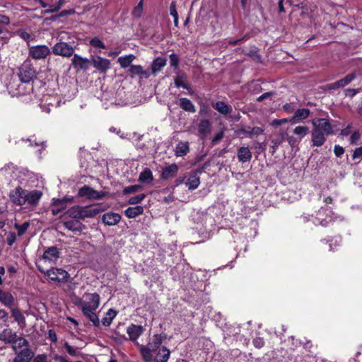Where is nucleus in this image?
<instances>
[{"mask_svg":"<svg viewBox=\"0 0 362 362\" xmlns=\"http://www.w3.org/2000/svg\"><path fill=\"white\" fill-rule=\"evenodd\" d=\"M300 219L303 223L311 221L315 226H321L327 227L332 222L337 221H342L343 218L340 216L335 215L329 207H321L315 215L303 214Z\"/></svg>","mask_w":362,"mask_h":362,"instance_id":"nucleus-1","label":"nucleus"},{"mask_svg":"<svg viewBox=\"0 0 362 362\" xmlns=\"http://www.w3.org/2000/svg\"><path fill=\"white\" fill-rule=\"evenodd\" d=\"M313 129L311 132L312 143L314 146H321L326 141V136L333 133L332 127L328 119L315 118L312 121Z\"/></svg>","mask_w":362,"mask_h":362,"instance_id":"nucleus-2","label":"nucleus"},{"mask_svg":"<svg viewBox=\"0 0 362 362\" xmlns=\"http://www.w3.org/2000/svg\"><path fill=\"white\" fill-rule=\"evenodd\" d=\"M163 338V336L161 334H154L146 345L136 343V346H138L144 362L153 361L155 352L160 349Z\"/></svg>","mask_w":362,"mask_h":362,"instance_id":"nucleus-3","label":"nucleus"},{"mask_svg":"<svg viewBox=\"0 0 362 362\" xmlns=\"http://www.w3.org/2000/svg\"><path fill=\"white\" fill-rule=\"evenodd\" d=\"M103 209L98 206H74L71 207L67 211V215L74 219H83L85 218H91L98 214Z\"/></svg>","mask_w":362,"mask_h":362,"instance_id":"nucleus-4","label":"nucleus"},{"mask_svg":"<svg viewBox=\"0 0 362 362\" xmlns=\"http://www.w3.org/2000/svg\"><path fill=\"white\" fill-rule=\"evenodd\" d=\"M76 305L81 307V310L87 308L88 310H96L100 305V296L98 293H85L83 299H78Z\"/></svg>","mask_w":362,"mask_h":362,"instance_id":"nucleus-5","label":"nucleus"},{"mask_svg":"<svg viewBox=\"0 0 362 362\" xmlns=\"http://www.w3.org/2000/svg\"><path fill=\"white\" fill-rule=\"evenodd\" d=\"M309 133V128L306 126H296L293 129V135L287 138V142L291 147L299 144L302 139Z\"/></svg>","mask_w":362,"mask_h":362,"instance_id":"nucleus-6","label":"nucleus"},{"mask_svg":"<svg viewBox=\"0 0 362 362\" xmlns=\"http://www.w3.org/2000/svg\"><path fill=\"white\" fill-rule=\"evenodd\" d=\"M52 52L55 55L70 57L73 55L74 49L71 45L66 42H59L53 46Z\"/></svg>","mask_w":362,"mask_h":362,"instance_id":"nucleus-7","label":"nucleus"},{"mask_svg":"<svg viewBox=\"0 0 362 362\" xmlns=\"http://www.w3.org/2000/svg\"><path fill=\"white\" fill-rule=\"evenodd\" d=\"M50 52L47 45H35L29 48V56L35 60L45 59Z\"/></svg>","mask_w":362,"mask_h":362,"instance_id":"nucleus-8","label":"nucleus"},{"mask_svg":"<svg viewBox=\"0 0 362 362\" xmlns=\"http://www.w3.org/2000/svg\"><path fill=\"white\" fill-rule=\"evenodd\" d=\"M45 274L52 281L66 282L69 278V274L63 269L52 268L48 269Z\"/></svg>","mask_w":362,"mask_h":362,"instance_id":"nucleus-9","label":"nucleus"},{"mask_svg":"<svg viewBox=\"0 0 362 362\" xmlns=\"http://www.w3.org/2000/svg\"><path fill=\"white\" fill-rule=\"evenodd\" d=\"M35 75V71L29 63H24L19 69V78L21 82L29 83Z\"/></svg>","mask_w":362,"mask_h":362,"instance_id":"nucleus-10","label":"nucleus"},{"mask_svg":"<svg viewBox=\"0 0 362 362\" xmlns=\"http://www.w3.org/2000/svg\"><path fill=\"white\" fill-rule=\"evenodd\" d=\"M11 201L18 206L25 204V190L21 187H17L11 190L9 194Z\"/></svg>","mask_w":362,"mask_h":362,"instance_id":"nucleus-11","label":"nucleus"},{"mask_svg":"<svg viewBox=\"0 0 362 362\" xmlns=\"http://www.w3.org/2000/svg\"><path fill=\"white\" fill-rule=\"evenodd\" d=\"M78 196L89 199H99L104 195L103 192H98L88 186H83L78 190Z\"/></svg>","mask_w":362,"mask_h":362,"instance_id":"nucleus-12","label":"nucleus"},{"mask_svg":"<svg viewBox=\"0 0 362 362\" xmlns=\"http://www.w3.org/2000/svg\"><path fill=\"white\" fill-rule=\"evenodd\" d=\"M144 331V327L141 325H137L134 324L130 325L127 329V333L129 336V339L136 346L138 342V339L143 334Z\"/></svg>","mask_w":362,"mask_h":362,"instance_id":"nucleus-13","label":"nucleus"},{"mask_svg":"<svg viewBox=\"0 0 362 362\" xmlns=\"http://www.w3.org/2000/svg\"><path fill=\"white\" fill-rule=\"evenodd\" d=\"M42 196L41 191L34 189L32 191L25 190V204H28L30 206H37Z\"/></svg>","mask_w":362,"mask_h":362,"instance_id":"nucleus-14","label":"nucleus"},{"mask_svg":"<svg viewBox=\"0 0 362 362\" xmlns=\"http://www.w3.org/2000/svg\"><path fill=\"white\" fill-rule=\"evenodd\" d=\"M93 66L102 73H105L110 67V61L100 56L93 57Z\"/></svg>","mask_w":362,"mask_h":362,"instance_id":"nucleus-15","label":"nucleus"},{"mask_svg":"<svg viewBox=\"0 0 362 362\" xmlns=\"http://www.w3.org/2000/svg\"><path fill=\"white\" fill-rule=\"evenodd\" d=\"M27 83L21 82L18 85H16V88L15 90H13V86L9 88V93L12 97H18L21 95H24L29 93L33 87L31 85L28 84Z\"/></svg>","mask_w":362,"mask_h":362,"instance_id":"nucleus-16","label":"nucleus"},{"mask_svg":"<svg viewBox=\"0 0 362 362\" xmlns=\"http://www.w3.org/2000/svg\"><path fill=\"white\" fill-rule=\"evenodd\" d=\"M310 114V111L308 108L298 109L294 112V115L289 119V122L292 124L299 123L306 119Z\"/></svg>","mask_w":362,"mask_h":362,"instance_id":"nucleus-17","label":"nucleus"},{"mask_svg":"<svg viewBox=\"0 0 362 362\" xmlns=\"http://www.w3.org/2000/svg\"><path fill=\"white\" fill-rule=\"evenodd\" d=\"M16 356L13 362H30L34 356V353L30 348H24L16 353Z\"/></svg>","mask_w":362,"mask_h":362,"instance_id":"nucleus-18","label":"nucleus"},{"mask_svg":"<svg viewBox=\"0 0 362 362\" xmlns=\"http://www.w3.org/2000/svg\"><path fill=\"white\" fill-rule=\"evenodd\" d=\"M174 83L177 88L182 87L183 88L187 90L189 94L192 95L194 93V91L187 83V76L184 73L180 71L177 73V75L174 79Z\"/></svg>","mask_w":362,"mask_h":362,"instance_id":"nucleus-19","label":"nucleus"},{"mask_svg":"<svg viewBox=\"0 0 362 362\" xmlns=\"http://www.w3.org/2000/svg\"><path fill=\"white\" fill-rule=\"evenodd\" d=\"M71 64L76 70H86L89 66L90 61L88 59L82 57L78 54H74Z\"/></svg>","mask_w":362,"mask_h":362,"instance_id":"nucleus-20","label":"nucleus"},{"mask_svg":"<svg viewBox=\"0 0 362 362\" xmlns=\"http://www.w3.org/2000/svg\"><path fill=\"white\" fill-rule=\"evenodd\" d=\"M102 220L107 226H115L120 221L121 216L117 213L108 212L103 214Z\"/></svg>","mask_w":362,"mask_h":362,"instance_id":"nucleus-21","label":"nucleus"},{"mask_svg":"<svg viewBox=\"0 0 362 362\" xmlns=\"http://www.w3.org/2000/svg\"><path fill=\"white\" fill-rule=\"evenodd\" d=\"M356 78L355 74H350L344 78L328 85L329 89H336L340 87H344L349 84Z\"/></svg>","mask_w":362,"mask_h":362,"instance_id":"nucleus-22","label":"nucleus"},{"mask_svg":"<svg viewBox=\"0 0 362 362\" xmlns=\"http://www.w3.org/2000/svg\"><path fill=\"white\" fill-rule=\"evenodd\" d=\"M17 337V334L10 328L4 329L0 333V340L6 344H12Z\"/></svg>","mask_w":362,"mask_h":362,"instance_id":"nucleus-23","label":"nucleus"},{"mask_svg":"<svg viewBox=\"0 0 362 362\" xmlns=\"http://www.w3.org/2000/svg\"><path fill=\"white\" fill-rule=\"evenodd\" d=\"M64 226L66 229L74 232H81L85 228V226L76 219L66 221Z\"/></svg>","mask_w":362,"mask_h":362,"instance_id":"nucleus-24","label":"nucleus"},{"mask_svg":"<svg viewBox=\"0 0 362 362\" xmlns=\"http://www.w3.org/2000/svg\"><path fill=\"white\" fill-rule=\"evenodd\" d=\"M170 351L165 346L160 348L156 356H153L154 362H167L170 357Z\"/></svg>","mask_w":362,"mask_h":362,"instance_id":"nucleus-25","label":"nucleus"},{"mask_svg":"<svg viewBox=\"0 0 362 362\" xmlns=\"http://www.w3.org/2000/svg\"><path fill=\"white\" fill-rule=\"evenodd\" d=\"M200 184V179L197 173H193L188 177L185 185L190 190L197 189Z\"/></svg>","mask_w":362,"mask_h":362,"instance_id":"nucleus-26","label":"nucleus"},{"mask_svg":"<svg viewBox=\"0 0 362 362\" xmlns=\"http://www.w3.org/2000/svg\"><path fill=\"white\" fill-rule=\"evenodd\" d=\"M59 252L55 247H49L43 254V259L48 262H55L59 257Z\"/></svg>","mask_w":362,"mask_h":362,"instance_id":"nucleus-27","label":"nucleus"},{"mask_svg":"<svg viewBox=\"0 0 362 362\" xmlns=\"http://www.w3.org/2000/svg\"><path fill=\"white\" fill-rule=\"evenodd\" d=\"M179 106L183 110L189 112L194 113L196 112V108L194 105L192 103L190 100L187 98H181L179 99L178 103Z\"/></svg>","mask_w":362,"mask_h":362,"instance_id":"nucleus-28","label":"nucleus"},{"mask_svg":"<svg viewBox=\"0 0 362 362\" xmlns=\"http://www.w3.org/2000/svg\"><path fill=\"white\" fill-rule=\"evenodd\" d=\"M153 180V176L152 171L148 168H146L140 174L139 176L138 181L143 184H151Z\"/></svg>","mask_w":362,"mask_h":362,"instance_id":"nucleus-29","label":"nucleus"},{"mask_svg":"<svg viewBox=\"0 0 362 362\" xmlns=\"http://www.w3.org/2000/svg\"><path fill=\"white\" fill-rule=\"evenodd\" d=\"M178 170V167L176 164H171L165 167L162 172L161 177L164 180H168L169 178L173 177L175 176Z\"/></svg>","mask_w":362,"mask_h":362,"instance_id":"nucleus-30","label":"nucleus"},{"mask_svg":"<svg viewBox=\"0 0 362 362\" xmlns=\"http://www.w3.org/2000/svg\"><path fill=\"white\" fill-rule=\"evenodd\" d=\"M238 158L242 163H246L252 158V153L247 147H240L238 151Z\"/></svg>","mask_w":362,"mask_h":362,"instance_id":"nucleus-31","label":"nucleus"},{"mask_svg":"<svg viewBox=\"0 0 362 362\" xmlns=\"http://www.w3.org/2000/svg\"><path fill=\"white\" fill-rule=\"evenodd\" d=\"M264 132V129L259 127H246L241 129V132L245 134L246 136L252 137L253 136H259L262 134Z\"/></svg>","mask_w":362,"mask_h":362,"instance_id":"nucleus-32","label":"nucleus"},{"mask_svg":"<svg viewBox=\"0 0 362 362\" xmlns=\"http://www.w3.org/2000/svg\"><path fill=\"white\" fill-rule=\"evenodd\" d=\"M12 317L18 325L23 328L25 327V318L18 308H11V310Z\"/></svg>","mask_w":362,"mask_h":362,"instance_id":"nucleus-33","label":"nucleus"},{"mask_svg":"<svg viewBox=\"0 0 362 362\" xmlns=\"http://www.w3.org/2000/svg\"><path fill=\"white\" fill-rule=\"evenodd\" d=\"M21 348H29V342L23 337H16L12 343V349L17 353Z\"/></svg>","mask_w":362,"mask_h":362,"instance_id":"nucleus-34","label":"nucleus"},{"mask_svg":"<svg viewBox=\"0 0 362 362\" xmlns=\"http://www.w3.org/2000/svg\"><path fill=\"white\" fill-rule=\"evenodd\" d=\"M144 213V208L141 206H136L127 208L124 214L129 218H134Z\"/></svg>","mask_w":362,"mask_h":362,"instance_id":"nucleus-35","label":"nucleus"},{"mask_svg":"<svg viewBox=\"0 0 362 362\" xmlns=\"http://www.w3.org/2000/svg\"><path fill=\"white\" fill-rule=\"evenodd\" d=\"M66 201L67 199H66L54 200L52 203V214L54 215H57L64 209L66 206Z\"/></svg>","mask_w":362,"mask_h":362,"instance_id":"nucleus-36","label":"nucleus"},{"mask_svg":"<svg viewBox=\"0 0 362 362\" xmlns=\"http://www.w3.org/2000/svg\"><path fill=\"white\" fill-rule=\"evenodd\" d=\"M0 302L8 308H11L14 303V298L9 292L3 291L0 295Z\"/></svg>","mask_w":362,"mask_h":362,"instance_id":"nucleus-37","label":"nucleus"},{"mask_svg":"<svg viewBox=\"0 0 362 362\" xmlns=\"http://www.w3.org/2000/svg\"><path fill=\"white\" fill-rule=\"evenodd\" d=\"M166 64V59L161 57H158L153 60L151 66L152 73L153 74L159 72Z\"/></svg>","mask_w":362,"mask_h":362,"instance_id":"nucleus-38","label":"nucleus"},{"mask_svg":"<svg viewBox=\"0 0 362 362\" xmlns=\"http://www.w3.org/2000/svg\"><path fill=\"white\" fill-rule=\"evenodd\" d=\"M211 124L208 119H202L198 126V131L202 136L207 135L211 131Z\"/></svg>","mask_w":362,"mask_h":362,"instance_id":"nucleus-39","label":"nucleus"},{"mask_svg":"<svg viewBox=\"0 0 362 362\" xmlns=\"http://www.w3.org/2000/svg\"><path fill=\"white\" fill-rule=\"evenodd\" d=\"M95 311V310H88L87 308L82 310L83 315L87 317L95 326H98L100 325V320Z\"/></svg>","mask_w":362,"mask_h":362,"instance_id":"nucleus-40","label":"nucleus"},{"mask_svg":"<svg viewBox=\"0 0 362 362\" xmlns=\"http://www.w3.org/2000/svg\"><path fill=\"white\" fill-rule=\"evenodd\" d=\"M136 57L134 54H128L122 56L118 58V63L122 68H127L130 66L131 63L135 59Z\"/></svg>","mask_w":362,"mask_h":362,"instance_id":"nucleus-41","label":"nucleus"},{"mask_svg":"<svg viewBox=\"0 0 362 362\" xmlns=\"http://www.w3.org/2000/svg\"><path fill=\"white\" fill-rule=\"evenodd\" d=\"M214 108L220 113L223 114V115H227L228 114L229 112H230L231 110H232V107L231 106L227 105L226 103H225L223 101H218L215 105H214Z\"/></svg>","mask_w":362,"mask_h":362,"instance_id":"nucleus-42","label":"nucleus"},{"mask_svg":"<svg viewBox=\"0 0 362 362\" xmlns=\"http://www.w3.org/2000/svg\"><path fill=\"white\" fill-rule=\"evenodd\" d=\"M189 144L188 142H180L175 148V154L177 156H182L186 155L189 152Z\"/></svg>","mask_w":362,"mask_h":362,"instance_id":"nucleus-43","label":"nucleus"},{"mask_svg":"<svg viewBox=\"0 0 362 362\" xmlns=\"http://www.w3.org/2000/svg\"><path fill=\"white\" fill-rule=\"evenodd\" d=\"M55 99L56 98L54 97L49 96L45 100L46 103L41 104V107H42V110L49 113L51 110L50 107H54V106L57 107V103H52V101H54Z\"/></svg>","mask_w":362,"mask_h":362,"instance_id":"nucleus-44","label":"nucleus"},{"mask_svg":"<svg viewBox=\"0 0 362 362\" xmlns=\"http://www.w3.org/2000/svg\"><path fill=\"white\" fill-rule=\"evenodd\" d=\"M14 227L17 230L18 235L22 236L30 227V222L25 221L21 225L16 223Z\"/></svg>","mask_w":362,"mask_h":362,"instance_id":"nucleus-45","label":"nucleus"},{"mask_svg":"<svg viewBox=\"0 0 362 362\" xmlns=\"http://www.w3.org/2000/svg\"><path fill=\"white\" fill-rule=\"evenodd\" d=\"M170 14L174 18V24L175 26L178 25V13L176 10V4L175 1H172L170 6Z\"/></svg>","mask_w":362,"mask_h":362,"instance_id":"nucleus-46","label":"nucleus"},{"mask_svg":"<svg viewBox=\"0 0 362 362\" xmlns=\"http://www.w3.org/2000/svg\"><path fill=\"white\" fill-rule=\"evenodd\" d=\"M129 72L134 75H144L146 71L143 69V67L140 65H132L129 69Z\"/></svg>","mask_w":362,"mask_h":362,"instance_id":"nucleus-47","label":"nucleus"},{"mask_svg":"<svg viewBox=\"0 0 362 362\" xmlns=\"http://www.w3.org/2000/svg\"><path fill=\"white\" fill-rule=\"evenodd\" d=\"M89 44L95 48H105V44L97 37L92 38L89 42Z\"/></svg>","mask_w":362,"mask_h":362,"instance_id":"nucleus-48","label":"nucleus"},{"mask_svg":"<svg viewBox=\"0 0 362 362\" xmlns=\"http://www.w3.org/2000/svg\"><path fill=\"white\" fill-rule=\"evenodd\" d=\"M141 189H142V187L140 185H130V186L126 187L124 189L123 192H124V194H132V193L136 192L141 190Z\"/></svg>","mask_w":362,"mask_h":362,"instance_id":"nucleus-49","label":"nucleus"},{"mask_svg":"<svg viewBox=\"0 0 362 362\" xmlns=\"http://www.w3.org/2000/svg\"><path fill=\"white\" fill-rule=\"evenodd\" d=\"M143 13V0L137 4L132 11V15L136 18H140Z\"/></svg>","mask_w":362,"mask_h":362,"instance_id":"nucleus-50","label":"nucleus"},{"mask_svg":"<svg viewBox=\"0 0 362 362\" xmlns=\"http://www.w3.org/2000/svg\"><path fill=\"white\" fill-rule=\"evenodd\" d=\"M145 197H146L145 194H138L133 197H131L129 199L128 203L129 204H136L141 203Z\"/></svg>","mask_w":362,"mask_h":362,"instance_id":"nucleus-51","label":"nucleus"},{"mask_svg":"<svg viewBox=\"0 0 362 362\" xmlns=\"http://www.w3.org/2000/svg\"><path fill=\"white\" fill-rule=\"evenodd\" d=\"M253 345L257 348L261 349L264 346V340L262 337H256L252 341Z\"/></svg>","mask_w":362,"mask_h":362,"instance_id":"nucleus-52","label":"nucleus"},{"mask_svg":"<svg viewBox=\"0 0 362 362\" xmlns=\"http://www.w3.org/2000/svg\"><path fill=\"white\" fill-rule=\"evenodd\" d=\"M17 35L27 42H28L31 39L30 34L23 30H18Z\"/></svg>","mask_w":362,"mask_h":362,"instance_id":"nucleus-53","label":"nucleus"},{"mask_svg":"<svg viewBox=\"0 0 362 362\" xmlns=\"http://www.w3.org/2000/svg\"><path fill=\"white\" fill-rule=\"evenodd\" d=\"M272 146H271V152L274 153L278 149L279 145L282 143L279 139H274L272 140Z\"/></svg>","mask_w":362,"mask_h":362,"instance_id":"nucleus-54","label":"nucleus"},{"mask_svg":"<svg viewBox=\"0 0 362 362\" xmlns=\"http://www.w3.org/2000/svg\"><path fill=\"white\" fill-rule=\"evenodd\" d=\"M169 58L170 65L172 66L177 68L179 63V59L177 56L175 54H170Z\"/></svg>","mask_w":362,"mask_h":362,"instance_id":"nucleus-55","label":"nucleus"},{"mask_svg":"<svg viewBox=\"0 0 362 362\" xmlns=\"http://www.w3.org/2000/svg\"><path fill=\"white\" fill-rule=\"evenodd\" d=\"M287 122H289V119L288 118H284V119H274L272 122V126H280V125H282L285 123H287Z\"/></svg>","mask_w":362,"mask_h":362,"instance_id":"nucleus-56","label":"nucleus"},{"mask_svg":"<svg viewBox=\"0 0 362 362\" xmlns=\"http://www.w3.org/2000/svg\"><path fill=\"white\" fill-rule=\"evenodd\" d=\"M8 313L4 309H0V324L1 322L6 323L8 321Z\"/></svg>","mask_w":362,"mask_h":362,"instance_id":"nucleus-57","label":"nucleus"},{"mask_svg":"<svg viewBox=\"0 0 362 362\" xmlns=\"http://www.w3.org/2000/svg\"><path fill=\"white\" fill-rule=\"evenodd\" d=\"M361 137V134L358 132H354L350 136V143L351 144H356Z\"/></svg>","mask_w":362,"mask_h":362,"instance_id":"nucleus-58","label":"nucleus"},{"mask_svg":"<svg viewBox=\"0 0 362 362\" xmlns=\"http://www.w3.org/2000/svg\"><path fill=\"white\" fill-rule=\"evenodd\" d=\"M64 347L66 349V351L69 353V355L72 356H75L77 355L76 349L72 347L71 345H69L67 342H65Z\"/></svg>","mask_w":362,"mask_h":362,"instance_id":"nucleus-59","label":"nucleus"},{"mask_svg":"<svg viewBox=\"0 0 362 362\" xmlns=\"http://www.w3.org/2000/svg\"><path fill=\"white\" fill-rule=\"evenodd\" d=\"M353 159L362 160V146L355 149L353 154Z\"/></svg>","mask_w":362,"mask_h":362,"instance_id":"nucleus-60","label":"nucleus"},{"mask_svg":"<svg viewBox=\"0 0 362 362\" xmlns=\"http://www.w3.org/2000/svg\"><path fill=\"white\" fill-rule=\"evenodd\" d=\"M359 92V89L347 88L345 90L346 96L353 98Z\"/></svg>","mask_w":362,"mask_h":362,"instance_id":"nucleus-61","label":"nucleus"},{"mask_svg":"<svg viewBox=\"0 0 362 362\" xmlns=\"http://www.w3.org/2000/svg\"><path fill=\"white\" fill-rule=\"evenodd\" d=\"M334 154L336 155L337 157H340L344 153V150L343 147H341L339 145H336L334 146Z\"/></svg>","mask_w":362,"mask_h":362,"instance_id":"nucleus-62","label":"nucleus"},{"mask_svg":"<svg viewBox=\"0 0 362 362\" xmlns=\"http://www.w3.org/2000/svg\"><path fill=\"white\" fill-rule=\"evenodd\" d=\"M33 362H47V356L45 354L37 355L34 358Z\"/></svg>","mask_w":362,"mask_h":362,"instance_id":"nucleus-63","label":"nucleus"},{"mask_svg":"<svg viewBox=\"0 0 362 362\" xmlns=\"http://www.w3.org/2000/svg\"><path fill=\"white\" fill-rule=\"evenodd\" d=\"M47 13H54L59 10V6H57L56 4L49 5L47 6Z\"/></svg>","mask_w":362,"mask_h":362,"instance_id":"nucleus-64","label":"nucleus"}]
</instances>
